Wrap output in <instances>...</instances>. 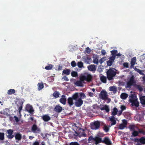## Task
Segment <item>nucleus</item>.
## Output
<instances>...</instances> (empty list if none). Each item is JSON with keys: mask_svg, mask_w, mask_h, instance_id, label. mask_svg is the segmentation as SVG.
Segmentation results:
<instances>
[{"mask_svg": "<svg viewBox=\"0 0 145 145\" xmlns=\"http://www.w3.org/2000/svg\"><path fill=\"white\" fill-rule=\"evenodd\" d=\"M74 124V128L76 130V131H74L75 134H74V135L75 136H78L80 137H86L87 135L85 133V130L81 128L82 125L78 123H75Z\"/></svg>", "mask_w": 145, "mask_h": 145, "instance_id": "1", "label": "nucleus"}, {"mask_svg": "<svg viewBox=\"0 0 145 145\" xmlns=\"http://www.w3.org/2000/svg\"><path fill=\"white\" fill-rule=\"evenodd\" d=\"M107 78L109 80H111L113 79V77H114L116 74V70L114 68H110L107 70L106 72Z\"/></svg>", "mask_w": 145, "mask_h": 145, "instance_id": "2", "label": "nucleus"}, {"mask_svg": "<svg viewBox=\"0 0 145 145\" xmlns=\"http://www.w3.org/2000/svg\"><path fill=\"white\" fill-rule=\"evenodd\" d=\"M92 78L91 75L87 74L80 76V80L83 81L86 80L87 82H90L92 81Z\"/></svg>", "mask_w": 145, "mask_h": 145, "instance_id": "3", "label": "nucleus"}, {"mask_svg": "<svg viewBox=\"0 0 145 145\" xmlns=\"http://www.w3.org/2000/svg\"><path fill=\"white\" fill-rule=\"evenodd\" d=\"M130 102L132 103V106H134L136 107H138L139 106V102L138 101V99H135L134 96L131 95V98L129 99Z\"/></svg>", "mask_w": 145, "mask_h": 145, "instance_id": "4", "label": "nucleus"}, {"mask_svg": "<svg viewBox=\"0 0 145 145\" xmlns=\"http://www.w3.org/2000/svg\"><path fill=\"white\" fill-rule=\"evenodd\" d=\"M100 126V122L98 121H96L91 124V128L92 129L97 130L99 128Z\"/></svg>", "mask_w": 145, "mask_h": 145, "instance_id": "5", "label": "nucleus"}, {"mask_svg": "<svg viewBox=\"0 0 145 145\" xmlns=\"http://www.w3.org/2000/svg\"><path fill=\"white\" fill-rule=\"evenodd\" d=\"M31 130V131L34 133H39L40 131V128L38 127L36 124H34L32 126Z\"/></svg>", "mask_w": 145, "mask_h": 145, "instance_id": "6", "label": "nucleus"}, {"mask_svg": "<svg viewBox=\"0 0 145 145\" xmlns=\"http://www.w3.org/2000/svg\"><path fill=\"white\" fill-rule=\"evenodd\" d=\"M107 92L105 91H102L99 95L100 97L103 100H105L108 99Z\"/></svg>", "mask_w": 145, "mask_h": 145, "instance_id": "7", "label": "nucleus"}, {"mask_svg": "<svg viewBox=\"0 0 145 145\" xmlns=\"http://www.w3.org/2000/svg\"><path fill=\"white\" fill-rule=\"evenodd\" d=\"M25 110L31 114H33L34 110L31 106L29 104H27L25 108Z\"/></svg>", "mask_w": 145, "mask_h": 145, "instance_id": "8", "label": "nucleus"}, {"mask_svg": "<svg viewBox=\"0 0 145 145\" xmlns=\"http://www.w3.org/2000/svg\"><path fill=\"white\" fill-rule=\"evenodd\" d=\"M135 83V82L134 80V78L133 76H132L129 81L127 83V86L128 87H130L132 86L134 83Z\"/></svg>", "mask_w": 145, "mask_h": 145, "instance_id": "9", "label": "nucleus"}, {"mask_svg": "<svg viewBox=\"0 0 145 145\" xmlns=\"http://www.w3.org/2000/svg\"><path fill=\"white\" fill-rule=\"evenodd\" d=\"M102 143L107 145H111L112 144V142L111 140L108 137H105L104 138Z\"/></svg>", "mask_w": 145, "mask_h": 145, "instance_id": "10", "label": "nucleus"}, {"mask_svg": "<svg viewBox=\"0 0 145 145\" xmlns=\"http://www.w3.org/2000/svg\"><path fill=\"white\" fill-rule=\"evenodd\" d=\"M83 103V101L81 98L78 99L76 100L75 102V105L76 106L80 107Z\"/></svg>", "mask_w": 145, "mask_h": 145, "instance_id": "11", "label": "nucleus"}, {"mask_svg": "<svg viewBox=\"0 0 145 145\" xmlns=\"http://www.w3.org/2000/svg\"><path fill=\"white\" fill-rule=\"evenodd\" d=\"M88 68L89 70L91 71L95 72L96 70V67L95 65H91L88 66Z\"/></svg>", "mask_w": 145, "mask_h": 145, "instance_id": "12", "label": "nucleus"}, {"mask_svg": "<svg viewBox=\"0 0 145 145\" xmlns=\"http://www.w3.org/2000/svg\"><path fill=\"white\" fill-rule=\"evenodd\" d=\"M7 132L8 135L7 136V138L9 139L12 138H13L14 136L12 135L13 133V131L11 129H9L7 131Z\"/></svg>", "mask_w": 145, "mask_h": 145, "instance_id": "13", "label": "nucleus"}, {"mask_svg": "<svg viewBox=\"0 0 145 145\" xmlns=\"http://www.w3.org/2000/svg\"><path fill=\"white\" fill-rule=\"evenodd\" d=\"M95 144L96 145H97L101 142H103V140H102V138L99 136L95 137Z\"/></svg>", "mask_w": 145, "mask_h": 145, "instance_id": "14", "label": "nucleus"}, {"mask_svg": "<svg viewBox=\"0 0 145 145\" xmlns=\"http://www.w3.org/2000/svg\"><path fill=\"white\" fill-rule=\"evenodd\" d=\"M61 98L59 99V101L61 103L64 105L66 104V97L65 95H63L61 96Z\"/></svg>", "mask_w": 145, "mask_h": 145, "instance_id": "15", "label": "nucleus"}, {"mask_svg": "<svg viewBox=\"0 0 145 145\" xmlns=\"http://www.w3.org/2000/svg\"><path fill=\"white\" fill-rule=\"evenodd\" d=\"M54 110L57 112L60 113L62 111V108L59 105H56L54 108Z\"/></svg>", "mask_w": 145, "mask_h": 145, "instance_id": "16", "label": "nucleus"}, {"mask_svg": "<svg viewBox=\"0 0 145 145\" xmlns=\"http://www.w3.org/2000/svg\"><path fill=\"white\" fill-rule=\"evenodd\" d=\"M42 118L44 121L46 122L49 121L51 119L50 117L47 114L43 115Z\"/></svg>", "mask_w": 145, "mask_h": 145, "instance_id": "17", "label": "nucleus"}, {"mask_svg": "<svg viewBox=\"0 0 145 145\" xmlns=\"http://www.w3.org/2000/svg\"><path fill=\"white\" fill-rule=\"evenodd\" d=\"M110 120L112 122L111 124V126L114 125L116 124V121L114 116H112L110 119Z\"/></svg>", "mask_w": 145, "mask_h": 145, "instance_id": "18", "label": "nucleus"}, {"mask_svg": "<svg viewBox=\"0 0 145 145\" xmlns=\"http://www.w3.org/2000/svg\"><path fill=\"white\" fill-rule=\"evenodd\" d=\"M73 100V99L71 97H69L68 99V103L69 106L71 107L74 104Z\"/></svg>", "mask_w": 145, "mask_h": 145, "instance_id": "19", "label": "nucleus"}, {"mask_svg": "<svg viewBox=\"0 0 145 145\" xmlns=\"http://www.w3.org/2000/svg\"><path fill=\"white\" fill-rule=\"evenodd\" d=\"M79 93H76L74 94L72 97H71L75 101L78 100L79 98Z\"/></svg>", "mask_w": 145, "mask_h": 145, "instance_id": "20", "label": "nucleus"}, {"mask_svg": "<svg viewBox=\"0 0 145 145\" xmlns=\"http://www.w3.org/2000/svg\"><path fill=\"white\" fill-rule=\"evenodd\" d=\"M109 90L111 91H113L114 93H116L117 91V89L116 87L115 86H111L110 87Z\"/></svg>", "mask_w": 145, "mask_h": 145, "instance_id": "21", "label": "nucleus"}, {"mask_svg": "<svg viewBox=\"0 0 145 145\" xmlns=\"http://www.w3.org/2000/svg\"><path fill=\"white\" fill-rule=\"evenodd\" d=\"M100 80L101 81L104 83H106V77L102 75L100 76Z\"/></svg>", "mask_w": 145, "mask_h": 145, "instance_id": "22", "label": "nucleus"}, {"mask_svg": "<svg viewBox=\"0 0 145 145\" xmlns=\"http://www.w3.org/2000/svg\"><path fill=\"white\" fill-rule=\"evenodd\" d=\"M136 61V58L135 57H133L131 60V67H133Z\"/></svg>", "mask_w": 145, "mask_h": 145, "instance_id": "23", "label": "nucleus"}, {"mask_svg": "<svg viewBox=\"0 0 145 145\" xmlns=\"http://www.w3.org/2000/svg\"><path fill=\"white\" fill-rule=\"evenodd\" d=\"M82 82H83V81L80 80L79 81H77L74 82V84L77 86H82L83 85Z\"/></svg>", "mask_w": 145, "mask_h": 145, "instance_id": "24", "label": "nucleus"}, {"mask_svg": "<svg viewBox=\"0 0 145 145\" xmlns=\"http://www.w3.org/2000/svg\"><path fill=\"white\" fill-rule=\"evenodd\" d=\"M140 103L143 105H145V96H143L140 97Z\"/></svg>", "mask_w": 145, "mask_h": 145, "instance_id": "25", "label": "nucleus"}, {"mask_svg": "<svg viewBox=\"0 0 145 145\" xmlns=\"http://www.w3.org/2000/svg\"><path fill=\"white\" fill-rule=\"evenodd\" d=\"M128 95L127 94L125 93H122L120 95V97L121 99H125L128 97Z\"/></svg>", "mask_w": 145, "mask_h": 145, "instance_id": "26", "label": "nucleus"}, {"mask_svg": "<svg viewBox=\"0 0 145 145\" xmlns=\"http://www.w3.org/2000/svg\"><path fill=\"white\" fill-rule=\"evenodd\" d=\"M141 132L140 131H138L135 130L132 133V135L133 136L135 137L138 135L139 133H140Z\"/></svg>", "mask_w": 145, "mask_h": 145, "instance_id": "27", "label": "nucleus"}, {"mask_svg": "<svg viewBox=\"0 0 145 145\" xmlns=\"http://www.w3.org/2000/svg\"><path fill=\"white\" fill-rule=\"evenodd\" d=\"M15 138L16 140H19L21 139L22 136L20 134L17 133L15 136Z\"/></svg>", "mask_w": 145, "mask_h": 145, "instance_id": "28", "label": "nucleus"}, {"mask_svg": "<svg viewBox=\"0 0 145 145\" xmlns=\"http://www.w3.org/2000/svg\"><path fill=\"white\" fill-rule=\"evenodd\" d=\"M38 89L40 90L44 88V85L42 83H39L37 84Z\"/></svg>", "mask_w": 145, "mask_h": 145, "instance_id": "29", "label": "nucleus"}, {"mask_svg": "<svg viewBox=\"0 0 145 145\" xmlns=\"http://www.w3.org/2000/svg\"><path fill=\"white\" fill-rule=\"evenodd\" d=\"M70 72L71 71L70 69H66L65 70H64L63 71L62 73H63L66 75H68L70 74Z\"/></svg>", "mask_w": 145, "mask_h": 145, "instance_id": "30", "label": "nucleus"}, {"mask_svg": "<svg viewBox=\"0 0 145 145\" xmlns=\"http://www.w3.org/2000/svg\"><path fill=\"white\" fill-rule=\"evenodd\" d=\"M100 109L102 110H105L106 112H108L109 111V109L108 106L106 105L104 107H101Z\"/></svg>", "mask_w": 145, "mask_h": 145, "instance_id": "31", "label": "nucleus"}, {"mask_svg": "<svg viewBox=\"0 0 145 145\" xmlns=\"http://www.w3.org/2000/svg\"><path fill=\"white\" fill-rule=\"evenodd\" d=\"M118 112V110L117 108L115 107L113 109V111L112 112V114L113 116H115L117 114V113Z\"/></svg>", "mask_w": 145, "mask_h": 145, "instance_id": "32", "label": "nucleus"}, {"mask_svg": "<svg viewBox=\"0 0 145 145\" xmlns=\"http://www.w3.org/2000/svg\"><path fill=\"white\" fill-rule=\"evenodd\" d=\"M53 67V65L51 64H49L48 65L45 67V69L47 70H50L52 69Z\"/></svg>", "mask_w": 145, "mask_h": 145, "instance_id": "33", "label": "nucleus"}, {"mask_svg": "<svg viewBox=\"0 0 145 145\" xmlns=\"http://www.w3.org/2000/svg\"><path fill=\"white\" fill-rule=\"evenodd\" d=\"M93 62L95 64H97L99 63V60L98 57L97 56L93 57Z\"/></svg>", "mask_w": 145, "mask_h": 145, "instance_id": "34", "label": "nucleus"}, {"mask_svg": "<svg viewBox=\"0 0 145 145\" xmlns=\"http://www.w3.org/2000/svg\"><path fill=\"white\" fill-rule=\"evenodd\" d=\"M60 94L57 91H55L53 94V95L55 98H57L59 97Z\"/></svg>", "mask_w": 145, "mask_h": 145, "instance_id": "35", "label": "nucleus"}, {"mask_svg": "<svg viewBox=\"0 0 145 145\" xmlns=\"http://www.w3.org/2000/svg\"><path fill=\"white\" fill-rule=\"evenodd\" d=\"M16 91L15 89H10L8 90L7 93L9 95H12Z\"/></svg>", "mask_w": 145, "mask_h": 145, "instance_id": "36", "label": "nucleus"}, {"mask_svg": "<svg viewBox=\"0 0 145 145\" xmlns=\"http://www.w3.org/2000/svg\"><path fill=\"white\" fill-rule=\"evenodd\" d=\"M5 139V134L4 133L0 132V140H3Z\"/></svg>", "mask_w": 145, "mask_h": 145, "instance_id": "37", "label": "nucleus"}, {"mask_svg": "<svg viewBox=\"0 0 145 145\" xmlns=\"http://www.w3.org/2000/svg\"><path fill=\"white\" fill-rule=\"evenodd\" d=\"M136 88H137L140 92L142 91L143 90L142 88L140 85H136Z\"/></svg>", "mask_w": 145, "mask_h": 145, "instance_id": "38", "label": "nucleus"}, {"mask_svg": "<svg viewBox=\"0 0 145 145\" xmlns=\"http://www.w3.org/2000/svg\"><path fill=\"white\" fill-rule=\"evenodd\" d=\"M71 75L72 77H76L78 76V74L76 72L73 71L71 73Z\"/></svg>", "mask_w": 145, "mask_h": 145, "instance_id": "39", "label": "nucleus"}, {"mask_svg": "<svg viewBox=\"0 0 145 145\" xmlns=\"http://www.w3.org/2000/svg\"><path fill=\"white\" fill-rule=\"evenodd\" d=\"M79 96H80V98L83 99L86 97V95L85 94L81 92L79 94Z\"/></svg>", "mask_w": 145, "mask_h": 145, "instance_id": "40", "label": "nucleus"}, {"mask_svg": "<svg viewBox=\"0 0 145 145\" xmlns=\"http://www.w3.org/2000/svg\"><path fill=\"white\" fill-rule=\"evenodd\" d=\"M103 129L106 132H107L109 130V128L106 125H104Z\"/></svg>", "mask_w": 145, "mask_h": 145, "instance_id": "41", "label": "nucleus"}, {"mask_svg": "<svg viewBox=\"0 0 145 145\" xmlns=\"http://www.w3.org/2000/svg\"><path fill=\"white\" fill-rule=\"evenodd\" d=\"M117 52V51L116 50H113L111 51V53L113 56H116V54Z\"/></svg>", "mask_w": 145, "mask_h": 145, "instance_id": "42", "label": "nucleus"}, {"mask_svg": "<svg viewBox=\"0 0 145 145\" xmlns=\"http://www.w3.org/2000/svg\"><path fill=\"white\" fill-rule=\"evenodd\" d=\"M140 143L142 144H145V137H142L140 138Z\"/></svg>", "mask_w": 145, "mask_h": 145, "instance_id": "43", "label": "nucleus"}, {"mask_svg": "<svg viewBox=\"0 0 145 145\" xmlns=\"http://www.w3.org/2000/svg\"><path fill=\"white\" fill-rule=\"evenodd\" d=\"M135 126L134 125H130L129 126V129L131 131H135Z\"/></svg>", "mask_w": 145, "mask_h": 145, "instance_id": "44", "label": "nucleus"}, {"mask_svg": "<svg viewBox=\"0 0 145 145\" xmlns=\"http://www.w3.org/2000/svg\"><path fill=\"white\" fill-rule=\"evenodd\" d=\"M78 67L80 68H82L83 66V63L82 62H78L77 63Z\"/></svg>", "mask_w": 145, "mask_h": 145, "instance_id": "45", "label": "nucleus"}, {"mask_svg": "<svg viewBox=\"0 0 145 145\" xmlns=\"http://www.w3.org/2000/svg\"><path fill=\"white\" fill-rule=\"evenodd\" d=\"M126 127V126L122 123L121 124L119 125V129H123Z\"/></svg>", "mask_w": 145, "mask_h": 145, "instance_id": "46", "label": "nucleus"}, {"mask_svg": "<svg viewBox=\"0 0 145 145\" xmlns=\"http://www.w3.org/2000/svg\"><path fill=\"white\" fill-rule=\"evenodd\" d=\"M106 58L105 57H104L100 59L99 60V62L101 64L102 63L104 62Z\"/></svg>", "mask_w": 145, "mask_h": 145, "instance_id": "47", "label": "nucleus"}, {"mask_svg": "<svg viewBox=\"0 0 145 145\" xmlns=\"http://www.w3.org/2000/svg\"><path fill=\"white\" fill-rule=\"evenodd\" d=\"M0 114H3L6 116H8V114L5 111H1L0 112Z\"/></svg>", "mask_w": 145, "mask_h": 145, "instance_id": "48", "label": "nucleus"}, {"mask_svg": "<svg viewBox=\"0 0 145 145\" xmlns=\"http://www.w3.org/2000/svg\"><path fill=\"white\" fill-rule=\"evenodd\" d=\"M91 51V49L89 48V47H87L86 48L85 51L86 53L89 54Z\"/></svg>", "mask_w": 145, "mask_h": 145, "instance_id": "49", "label": "nucleus"}, {"mask_svg": "<svg viewBox=\"0 0 145 145\" xmlns=\"http://www.w3.org/2000/svg\"><path fill=\"white\" fill-rule=\"evenodd\" d=\"M71 65L72 67H74L76 65V63L75 61H73L71 62Z\"/></svg>", "mask_w": 145, "mask_h": 145, "instance_id": "50", "label": "nucleus"}, {"mask_svg": "<svg viewBox=\"0 0 145 145\" xmlns=\"http://www.w3.org/2000/svg\"><path fill=\"white\" fill-rule=\"evenodd\" d=\"M69 145H80L78 143L76 142H72L70 143Z\"/></svg>", "mask_w": 145, "mask_h": 145, "instance_id": "51", "label": "nucleus"}, {"mask_svg": "<svg viewBox=\"0 0 145 145\" xmlns=\"http://www.w3.org/2000/svg\"><path fill=\"white\" fill-rule=\"evenodd\" d=\"M95 137L94 138L92 136H91L89 137V139H88V140L90 141V140H93L95 141Z\"/></svg>", "mask_w": 145, "mask_h": 145, "instance_id": "52", "label": "nucleus"}, {"mask_svg": "<svg viewBox=\"0 0 145 145\" xmlns=\"http://www.w3.org/2000/svg\"><path fill=\"white\" fill-rule=\"evenodd\" d=\"M136 71L137 72H138L139 73V74H141V75H144V73L142 72V71L139 69H136Z\"/></svg>", "mask_w": 145, "mask_h": 145, "instance_id": "53", "label": "nucleus"}, {"mask_svg": "<svg viewBox=\"0 0 145 145\" xmlns=\"http://www.w3.org/2000/svg\"><path fill=\"white\" fill-rule=\"evenodd\" d=\"M112 64V61L110 60H109L107 61V65L109 66H111Z\"/></svg>", "mask_w": 145, "mask_h": 145, "instance_id": "54", "label": "nucleus"}, {"mask_svg": "<svg viewBox=\"0 0 145 145\" xmlns=\"http://www.w3.org/2000/svg\"><path fill=\"white\" fill-rule=\"evenodd\" d=\"M123 66L126 68H128V63L127 62H125L123 63Z\"/></svg>", "mask_w": 145, "mask_h": 145, "instance_id": "55", "label": "nucleus"}, {"mask_svg": "<svg viewBox=\"0 0 145 145\" xmlns=\"http://www.w3.org/2000/svg\"><path fill=\"white\" fill-rule=\"evenodd\" d=\"M63 79L66 81H68L69 80L68 78L66 76H64L63 77Z\"/></svg>", "mask_w": 145, "mask_h": 145, "instance_id": "56", "label": "nucleus"}, {"mask_svg": "<svg viewBox=\"0 0 145 145\" xmlns=\"http://www.w3.org/2000/svg\"><path fill=\"white\" fill-rule=\"evenodd\" d=\"M123 122V124H124L126 126V125H127V121L126 120H122Z\"/></svg>", "mask_w": 145, "mask_h": 145, "instance_id": "57", "label": "nucleus"}, {"mask_svg": "<svg viewBox=\"0 0 145 145\" xmlns=\"http://www.w3.org/2000/svg\"><path fill=\"white\" fill-rule=\"evenodd\" d=\"M101 54L103 56H105V55L106 54V52L105 50H101Z\"/></svg>", "mask_w": 145, "mask_h": 145, "instance_id": "58", "label": "nucleus"}, {"mask_svg": "<svg viewBox=\"0 0 145 145\" xmlns=\"http://www.w3.org/2000/svg\"><path fill=\"white\" fill-rule=\"evenodd\" d=\"M121 110L122 111L126 109V107L124 105H121Z\"/></svg>", "mask_w": 145, "mask_h": 145, "instance_id": "59", "label": "nucleus"}, {"mask_svg": "<svg viewBox=\"0 0 145 145\" xmlns=\"http://www.w3.org/2000/svg\"><path fill=\"white\" fill-rule=\"evenodd\" d=\"M33 145H39V143L38 141H35L33 142Z\"/></svg>", "mask_w": 145, "mask_h": 145, "instance_id": "60", "label": "nucleus"}, {"mask_svg": "<svg viewBox=\"0 0 145 145\" xmlns=\"http://www.w3.org/2000/svg\"><path fill=\"white\" fill-rule=\"evenodd\" d=\"M14 117L15 118V120L16 122H18L19 121V120L18 117H17L16 116H15Z\"/></svg>", "mask_w": 145, "mask_h": 145, "instance_id": "61", "label": "nucleus"}, {"mask_svg": "<svg viewBox=\"0 0 145 145\" xmlns=\"http://www.w3.org/2000/svg\"><path fill=\"white\" fill-rule=\"evenodd\" d=\"M115 56H113L110 57V59L112 61H114L115 59Z\"/></svg>", "mask_w": 145, "mask_h": 145, "instance_id": "62", "label": "nucleus"}, {"mask_svg": "<svg viewBox=\"0 0 145 145\" xmlns=\"http://www.w3.org/2000/svg\"><path fill=\"white\" fill-rule=\"evenodd\" d=\"M135 141L137 142H140V138H135Z\"/></svg>", "mask_w": 145, "mask_h": 145, "instance_id": "63", "label": "nucleus"}, {"mask_svg": "<svg viewBox=\"0 0 145 145\" xmlns=\"http://www.w3.org/2000/svg\"><path fill=\"white\" fill-rule=\"evenodd\" d=\"M89 95L90 97H93L94 95V94L93 93L91 92H90L89 93Z\"/></svg>", "mask_w": 145, "mask_h": 145, "instance_id": "64", "label": "nucleus"}]
</instances>
